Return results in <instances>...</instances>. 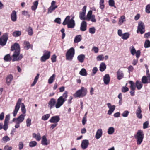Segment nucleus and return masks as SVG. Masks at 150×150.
Instances as JSON below:
<instances>
[{
	"mask_svg": "<svg viewBox=\"0 0 150 150\" xmlns=\"http://www.w3.org/2000/svg\"><path fill=\"white\" fill-rule=\"evenodd\" d=\"M144 29L145 26L144 23L142 22H139L137 31V33L140 32L141 34L144 33L145 32Z\"/></svg>",
	"mask_w": 150,
	"mask_h": 150,
	"instance_id": "9d476101",
	"label": "nucleus"
},
{
	"mask_svg": "<svg viewBox=\"0 0 150 150\" xmlns=\"http://www.w3.org/2000/svg\"><path fill=\"white\" fill-rule=\"evenodd\" d=\"M12 147L8 145L5 146L4 148V150H11Z\"/></svg>",
	"mask_w": 150,
	"mask_h": 150,
	"instance_id": "774afa93",
	"label": "nucleus"
},
{
	"mask_svg": "<svg viewBox=\"0 0 150 150\" xmlns=\"http://www.w3.org/2000/svg\"><path fill=\"white\" fill-rule=\"evenodd\" d=\"M115 128L113 127H110L108 131V133L109 134H112L115 132Z\"/></svg>",
	"mask_w": 150,
	"mask_h": 150,
	"instance_id": "c9c22d12",
	"label": "nucleus"
},
{
	"mask_svg": "<svg viewBox=\"0 0 150 150\" xmlns=\"http://www.w3.org/2000/svg\"><path fill=\"white\" fill-rule=\"evenodd\" d=\"M50 116V114H46L42 117V119L44 121L46 120L49 118Z\"/></svg>",
	"mask_w": 150,
	"mask_h": 150,
	"instance_id": "49530a36",
	"label": "nucleus"
},
{
	"mask_svg": "<svg viewBox=\"0 0 150 150\" xmlns=\"http://www.w3.org/2000/svg\"><path fill=\"white\" fill-rule=\"evenodd\" d=\"M88 141H82L81 147L83 149H85L88 147Z\"/></svg>",
	"mask_w": 150,
	"mask_h": 150,
	"instance_id": "a878e982",
	"label": "nucleus"
},
{
	"mask_svg": "<svg viewBox=\"0 0 150 150\" xmlns=\"http://www.w3.org/2000/svg\"><path fill=\"white\" fill-rule=\"evenodd\" d=\"M129 91V88L126 86H123L122 88V91L123 92L125 93Z\"/></svg>",
	"mask_w": 150,
	"mask_h": 150,
	"instance_id": "69168bd1",
	"label": "nucleus"
},
{
	"mask_svg": "<svg viewBox=\"0 0 150 150\" xmlns=\"http://www.w3.org/2000/svg\"><path fill=\"white\" fill-rule=\"evenodd\" d=\"M73 18L74 17L70 19L69 16H67L62 23L63 25H65L67 24V27L68 28H74L75 25V23Z\"/></svg>",
	"mask_w": 150,
	"mask_h": 150,
	"instance_id": "20e7f679",
	"label": "nucleus"
},
{
	"mask_svg": "<svg viewBox=\"0 0 150 150\" xmlns=\"http://www.w3.org/2000/svg\"><path fill=\"white\" fill-rule=\"evenodd\" d=\"M103 81L104 83L106 85L109 83L110 81V77L109 74H106L104 76Z\"/></svg>",
	"mask_w": 150,
	"mask_h": 150,
	"instance_id": "412c9836",
	"label": "nucleus"
},
{
	"mask_svg": "<svg viewBox=\"0 0 150 150\" xmlns=\"http://www.w3.org/2000/svg\"><path fill=\"white\" fill-rule=\"evenodd\" d=\"M87 93V89L84 87H81V88L77 90L74 94V96L75 98H82L85 96Z\"/></svg>",
	"mask_w": 150,
	"mask_h": 150,
	"instance_id": "39448f33",
	"label": "nucleus"
},
{
	"mask_svg": "<svg viewBox=\"0 0 150 150\" xmlns=\"http://www.w3.org/2000/svg\"><path fill=\"white\" fill-rule=\"evenodd\" d=\"M129 112L127 110L124 111L122 114V116L124 117H126L128 116L129 115Z\"/></svg>",
	"mask_w": 150,
	"mask_h": 150,
	"instance_id": "4d7b16f0",
	"label": "nucleus"
},
{
	"mask_svg": "<svg viewBox=\"0 0 150 150\" xmlns=\"http://www.w3.org/2000/svg\"><path fill=\"white\" fill-rule=\"evenodd\" d=\"M4 59L6 61H10L11 60V58L10 54H8L6 55L4 58Z\"/></svg>",
	"mask_w": 150,
	"mask_h": 150,
	"instance_id": "603ef678",
	"label": "nucleus"
},
{
	"mask_svg": "<svg viewBox=\"0 0 150 150\" xmlns=\"http://www.w3.org/2000/svg\"><path fill=\"white\" fill-rule=\"evenodd\" d=\"M21 34L20 31H15L12 33V35L14 37H18L20 36Z\"/></svg>",
	"mask_w": 150,
	"mask_h": 150,
	"instance_id": "7c9ffc66",
	"label": "nucleus"
},
{
	"mask_svg": "<svg viewBox=\"0 0 150 150\" xmlns=\"http://www.w3.org/2000/svg\"><path fill=\"white\" fill-rule=\"evenodd\" d=\"M27 31L28 32V34L30 36L32 35L33 33V29L31 27H28L27 29Z\"/></svg>",
	"mask_w": 150,
	"mask_h": 150,
	"instance_id": "a19ab883",
	"label": "nucleus"
},
{
	"mask_svg": "<svg viewBox=\"0 0 150 150\" xmlns=\"http://www.w3.org/2000/svg\"><path fill=\"white\" fill-rule=\"evenodd\" d=\"M135 137L137 139V141H142L144 138V134L142 131L138 130Z\"/></svg>",
	"mask_w": 150,
	"mask_h": 150,
	"instance_id": "f8f14e48",
	"label": "nucleus"
},
{
	"mask_svg": "<svg viewBox=\"0 0 150 150\" xmlns=\"http://www.w3.org/2000/svg\"><path fill=\"white\" fill-rule=\"evenodd\" d=\"M130 50L132 55H134L136 51L133 46H132L130 47Z\"/></svg>",
	"mask_w": 150,
	"mask_h": 150,
	"instance_id": "c03bdc74",
	"label": "nucleus"
},
{
	"mask_svg": "<svg viewBox=\"0 0 150 150\" xmlns=\"http://www.w3.org/2000/svg\"><path fill=\"white\" fill-rule=\"evenodd\" d=\"M10 115H7L5 118L4 124V130L6 131L8 127V121L10 119Z\"/></svg>",
	"mask_w": 150,
	"mask_h": 150,
	"instance_id": "dca6fc26",
	"label": "nucleus"
},
{
	"mask_svg": "<svg viewBox=\"0 0 150 150\" xmlns=\"http://www.w3.org/2000/svg\"><path fill=\"white\" fill-rule=\"evenodd\" d=\"M24 45H25L24 48L26 50H28L30 48V44L28 41H25L24 42Z\"/></svg>",
	"mask_w": 150,
	"mask_h": 150,
	"instance_id": "79ce46f5",
	"label": "nucleus"
},
{
	"mask_svg": "<svg viewBox=\"0 0 150 150\" xmlns=\"http://www.w3.org/2000/svg\"><path fill=\"white\" fill-rule=\"evenodd\" d=\"M11 50L14 52L12 57L13 61H18L21 60L23 57L22 54H20V47L19 45L17 43H15L11 47Z\"/></svg>",
	"mask_w": 150,
	"mask_h": 150,
	"instance_id": "f257e3e1",
	"label": "nucleus"
},
{
	"mask_svg": "<svg viewBox=\"0 0 150 150\" xmlns=\"http://www.w3.org/2000/svg\"><path fill=\"white\" fill-rule=\"evenodd\" d=\"M48 59V58L43 55L40 58V61L42 62H45Z\"/></svg>",
	"mask_w": 150,
	"mask_h": 150,
	"instance_id": "e2e57ef3",
	"label": "nucleus"
},
{
	"mask_svg": "<svg viewBox=\"0 0 150 150\" xmlns=\"http://www.w3.org/2000/svg\"><path fill=\"white\" fill-rule=\"evenodd\" d=\"M148 80H149V81L148 78L147 76L146 77L145 76H144L142 79V83L144 84L147 83H148V82L147 81Z\"/></svg>",
	"mask_w": 150,
	"mask_h": 150,
	"instance_id": "4c0bfd02",
	"label": "nucleus"
},
{
	"mask_svg": "<svg viewBox=\"0 0 150 150\" xmlns=\"http://www.w3.org/2000/svg\"><path fill=\"white\" fill-rule=\"evenodd\" d=\"M8 39V35L7 33L4 34L0 38V45L2 46L5 45Z\"/></svg>",
	"mask_w": 150,
	"mask_h": 150,
	"instance_id": "6e6552de",
	"label": "nucleus"
},
{
	"mask_svg": "<svg viewBox=\"0 0 150 150\" xmlns=\"http://www.w3.org/2000/svg\"><path fill=\"white\" fill-rule=\"evenodd\" d=\"M129 83L130 84V88L131 90H135L136 88V87L134 83L132 81H129Z\"/></svg>",
	"mask_w": 150,
	"mask_h": 150,
	"instance_id": "58836bf2",
	"label": "nucleus"
},
{
	"mask_svg": "<svg viewBox=\"0 0 150 150\" xmlns=\"http://www.w3.org/2000/svg\"><path fill=\"white\" fill-rule=\"evenodd\" d=\"M149 124V122L148 121H146L144 122L143 124V128L145 129L148 127Z\"/></svg>",
	"mask_w": 150,
	"mask_h": 150,
	"instance_id": "bf43d9fd",
	"label": "nucleus"
},
{
	"mask_svg": "<svg viewBox=\"0 0 150 150\" xmlns=\"http://www.w3.org/2000/svg\"><path fill=\"white\" fill-rule=\"evenodd\" d=\"M125 21V17L124 16H121L120 18H119L118 24L120 25H122L123 22Z\"/></svg>",
	"mask_w": 150,
	"mask_h": 150,
	"instance_id": "c85d7f7f",
	"label": "nucleus"
},
{
	"mask_svg": "<svg viewBox=\"0 0 150 150\" xmlns=\"http://www.w3.org/2000/svg\"><path fill=\"white\" fill-rule=\"evenodd\" d=\"M142 111L140 106L138 107L136 111V114L138 118L141 119L142 117Z\"/></svg>",
	"mask_w": 150,
	"mask_h": 150,
	"instance_id": "f3484780",
	"label": "nucleus"
},
{
	"mask_svg": "<svg viewBox=\"0 0 150 150\" xmlns=\"http://www.w3.org/2000/svg\"><path fill=\"white\" fill-rule=\"evenodd\" d=\"M89 32L91 34H94L96 31V29L94 27H93L89 28Z\"/></svg>",
	"mask_w": 150,
	"mask_h": 150,
	"instance_id": "864d4df0",
	"label": "nucleus"
},
{
	"mask_svg": "<svg viewBox=\"0 0 150 150\" xmlns=\"http://www.w3.org/2000/svg\"><path fill=\"white\" fill-rule=\"evenodd\" d=\"M33 137L35 138L38 141L40 140L41 139L40 135L39 133L36 134L34 133L33 134Z\"/></svg>",
	"mask_w": 150,
	"mask_h": 150,
	"instance_id": "37998d69",
	"label": "nucleus"
},
{
	"mask_svg": "<svg viewBox=\"0 0 150 150\" xmlns=\"http://www.w3.org/2000/svg\"><path fill=\"white\" fill-rule=\"evenodd\" d=\"M141 52L140 50L137 51L135 54H136V57L137 59H138L140 55Z\"/></svg>",
	"mask_w": 150,
	"mask_h": 150,
	"instance_id": "0e129e2a",
	"label": "nucleus"
},
{
	"mask_svg": "<svg viewBox=\"0 0 150 150\" xmlns=\"http://www.w3.org/2000/svg\"><path fill=\"white\" fill-rule=\"evenodd\" d=\"M60 118L58 115L54 116L52 117L50 119L49 122L51 123H55L57 124L59 121Z\"/></svg>",
	"mask_w": 150,
	"mask_h": 150,
	"instance_id": "ddd939ff",
	"label": "nucleus"
},
{
	"mask_svg": "<svg viewBox=\"0 0 150 150\" xmlns=\"http://www.w3.org/2000/svg\"><path fill=\"white\" fill-rule=\"evenodd\" d=\"M98 71V69L96 67H94L92 69V75H94Z\"/></svg>",
	"mask_w": 150,
	"mask_h": 150,
	"instance_id": "13d9d810",
	"label": "nucleus"
},
{
	"mask_svg": "<svg viewBox=\"0 0 150 150\" xmlns=\"http://www.w3.org/2000/svg\"><path fill=\"white\" fill-rule=\"evenodd\" d=\"M103 133L102 130L101 129H99L97 131L95 136L96 139L100 138L102 136Z\"/></svg>",
	"mask_w": 150,
	"mask_h": 150,
	"instance_id": "4be33fe9",
	"label": "nucleus"
},
{
	"mask_svg": "<svg viewBox=\"0 0 150 150\" xmlns=\"http://www.w3.org/2000/svg\"><path fill=\"white\" fill-rule=\"evenodd\" d=\"M129 35L128 33H125L123 34L122 38L124 40H126L129 38Z\"/></svg>",
	"mask_w": 150,
	"mask_h": 150,
	"instance_id": "ea45409f",
	"label": "nucleus"
},
{
	"mask_svg": "<svg viewBox=\"0 0 150 150\" xmlns=\"http://www.w3.org/2000/svg\"><path fill=\"white\" fill-rule=\"evenodd\" d=\"M13 79V76L11 75H8L6 79V82L7 84L8 85H10Z\"/></svg>",
	"mask_w": 150,
	"mask_h": 150,
	"instance_id": "bb28decb",
	"label": "nucleus"
},
{
	"mask_svg": "<svg viewBox=\"0 0 150 150\" xmlns=\"http://www.w3.org/2000/svg\"><path fill=\"white\" fill-rule=\"evenodd\" d=\"M38 3V1H36L33 3V5L31 7V9L32 10H35L37 9Z\"/></svg>",
	"mask_w": 150,
	"mask_h": 150,
	"instance_id": "2f4dec72",
	"label": "nucleus"
},
{
	"mask_svg": "<svg viewBox=\"0 0 150 150\" xmlns=\"http://www.w3.org/2000/svg\"><path fill=\"white\" fill-rule=\"evenodd\" d=\"M43 56L47 57L48 59L50 58V51L47 50H44L43 52Z\"/></svg>",
	"mask_w": 150,
	"mask_h": 150,
	"instance_id": "f704fd0d",
	"label": "nucleus"
},
{
	"mask_svg": "<svg viewBox=\"0 0 150 150\" xmlns=\"http://www.w3.org/2000/svg\"><path fill=\"white\" fill-rule=\"evenodd\" d=\"M104 59V57L103 54H100L98 56L96 57L98 61H103Z\"/></svg>",
	"mask_w": 150,
	"mask_h": 150,
	"instance_id": "de8ad7c7",
	"label": "nucleus"
},
{
	"mask_svg": "<svg viewBox=\"0 0 150 150\" xmlns=\"http://www.w3.org/2000/svg\"><path fill=\"white\" fill-rule=\"evenodd\" d=\"M87 23L85 21H83L81 24L80 30L82 31H85L86 30Z\"/></svg>",
	"mask_w": 150,
	"mask_h": 150,
	"instance_id": "6ab92c4d",
	"label": "nucleus"
},
{
	"mask_svg": "<svg viewBox=\"0 0 150 150\" xmlns=\"http://www.w3.org/2000/svg\"><path fill=\"white\" fill-rule=\"evenodd\" d=\"M25 115L21 114L18 118H14L12 121L15 122L16 125L15 127L16 128H18L20 127V124L24 120Z\"/></svg>",
	"mask_w": 150,
	"mask_h": 150,
	"instance_id": "423d86ee",
	"label": "nucleus"
},
{
	"mask_svg": "<svg viewBox=\"0 0 150 150\" xmlns=\"http://www.w3.org/2000/svg\"><path fill=\"white\" fill-rule=\"evenodd\" d=\"M85 58V55L83 54H80L77 57L78 60L81 63H83Z\"/></svg>",
	"mask_w": 150,
	"mask_h": 150,
	"instance_id": "393cba45",
	"label": "nucleus"
},
{
	"mask_svg": "<svg viewBox=\"0 0 150 150\" xmlns=\"http://www.w3.org/2000/svg\"><path fill=\"white\" fill-rule=\"evenodd\" d=\"M26 126L28 127H30L31 124V120L30 118H28L26 120Z\"/></svg>",
	"mask_w": 150,
	"mask_h": 150,
	"instance_id": "8fccbe9b",
	"label": "nucleus"
},
{
	"mask_svg": "<svg viewBox=\"0 0 150 150\" xmlns=\"http://www.w3.org/2000/svg\"><path fill=\"white\" fill-rule=\"evenodd\" d=\"M55 75L53 74L49 79L48 80V83L49 84L52 83L55 79Z\"/></svg>",
	"mask_w": 150,
	"mask_h": 150,
	"instance_id": "473e14b6",
	"label": "nucleus"
},
{
	"mask_svg": "<svg viewBox=\"0 0 150 150\" xmlns=\"http://www.w3.org/2000/svg\"><path fill=\"white\" fill-rule=\"evenodd\" d=\"M128 72L130 73V72H132L133 71L134 68L132 66L130 65L128 67Z\"/></svg>",
	"mask_w": 150,
	"mask_h": 150,
	"instance_id": "052dcab7",
	"label": "nucleus"
},
{
	"mask_svg": "<svg viewBox=\"0 0 150 150\" xmlns=\"http://www.w3.org/2000/svg\"><path fill=\"white\" fill-rule=\"evenodd\" d=\"M108 107L109 108L108 114L111 115L114 111L115 108V106L114 105H112L111 103H108L107 104Z\"/></svg>",
	"mask_w": 150,
	"mask_h": 150,
	"instance_id": "4468645a",
	"label": "nucleus"
},
{
	"mask_svg": "<svg viewBox=\"0 0 150 150\" xmlns=\"http://www.w3.org/2000/svg\"><path fill=\"white\" fill-rule=\"evenodd\" d=\"M85 15L86 13L80 12L79 16L80 19L83 21L87 20V16L86 17Z\"/></svg>",
	"mask_w": 150,
	"mask_h": 150,
	"instance_id": "b1692460",
	"label": "nucleus"
},
{
	"mask_svg": "<svg viewBox=\"0 0 150 150\" xmlns=\"http://www.w3.org/2000/svg\"><path fill=\"white\" fill-rule=\"evenodd\" d=\"M106 66L104 62L101 63L100 65L99 69L101 72L104 71L106 69Z\"/></svg>",
	"mask_w": 150,
	"mask_h": 150,
	"instance_id": "5701e85b",
	"label": "nucleus"
},
{
	"mask_svg": "<svg viewBox=\"0 0 150 150\" xmlns=\"http://www.w3.org/2000/svg\"><path fill=\"white\" fill-rule=\"evenodd\" d=\"M11 20L13 22H15L16 21L17 19V14L16 11L15 10L12 11L11 15Z\"/></svg>",
	"mask_w": 150,
	"mask_h": 150,
	"instance_id": "aec40b11",
	"label": "nucleus"
},
{
	"mask_svg": "<svg viewBox=\"0 0 150 150\" xmlns=\"http://www.w3.org/2000/svg\"><path fill=\"white\" fill-rule=\"evenodd\" d=\"M68 93L65 91L63 95L60 96L57 100L55 105V108L57 109L60 108L67 100L68 97Z\"/></svg>",
	"mask_w": 150,
	"mask_h": 150,
	"instance_id": "7ed1b4c3",
	"label": "nucleus"
},
{
	"mask_svg": "<svg viewBox=\"0 0 150 150\" xmlns=\"http://www.w3.org/2000/svg\"><path fill=\"white\" fill-rule=\"evenodd\" d=\"M81 40V35H78L76 36L74 40V42L77 43L80 42Z\"/></svg>",
	"mask_w": 150,
	"mask_h": 150,
	"instance_id": "c756f323",
	"label": "nucleus"
},
{
	"mask_svg": "<svg viewBox=\"0 0 150 150\" xmlns=\"http://www.w3.org/2000/svg\"><path fill=\"white\" fill-rule=\"evenodd\" d=\"M57 56L55 54H54L51 57V59L52 62H54L56 61Z\"/></svg>",
	"mask_w": 150,
	"mask_h": 150,
	"instance_id": "680f3d73",
	"label": "nucleus"
},
{
	"mask_svg": "<svg viewBox=\"0 0 150 150\" xmlns=\"http://www.w3.org/2000/svg\"><path fill=\"white\" fill-rule=\"evenodd\" d=\"M75 54V50L71 47L68 50L66 54V59L67 60L71 61L72 60Z\"/></svg>",
	"mask_w": 150,
	"mask_h": 150,
	"instance_id": "0eeeda50",
	"label": "nucleus"
},
{
	"mask_svg": "<svg viewBox=\"0 0 150 150\" xmlns=\"http://www.w3.org/2000/svg\"><path fill=\"white\" fill-rule=\"evenodd\" d=\"M144 47L146 48L150 47V41L148 40L145 41L144 44Z\"/></svg>",
	"mask_w": 150,
	"mask_h": 150,
	"instance_id": "a18cd8bd",
	"label": "nucleus"
},
{
	"mask_svg": "<svg viewBox=\"0 0 150 150\" xmlns=\"http://www.w3.org/2000/svg\"><path fill=\"white\" fill-rule=\"evenodd\" d=\"M109 5L111 7H114L116 8V7L115 6V1L114 0H109Z\"/></svg>",
	"mask_w": 150,
	"mask_h": 150,
	"instance_id": "09e8293b",
	"label": "nucleus"
},
{
	"mask_svg": "<svg viewBox=\"0 0 150 150\" xmlns=\"http://www.w3.org/2000/svg\"><path fill=\"white\" fill-rule=\"evenodd\" d=\"M36 141H31L29 144V146L30 147H33L36 146L37 145Z\"/></svg>",
	"mask_w": 150,
	"mask_h": 150,
	"instance_id": "3c124183",
	"label": "nucleus"
},
{
	"mask_svg": "<svg viewBox=\"0 0 150 150\" xmlns=\"http://www.w3.org/2000/svg\"><path fill=\"white\" fill-rule=\"evenodd\" d=\"M22 14L28 17H29L30 16L28 12L26 11H23L22 12Z\"/></svg>",
	"mask_w": 150,
	"mask_h": 150,
	"instance_id": "5fc2aeb1",
	"label": "nucleus"
},
{
	"mask_svg": "<svg viewBox=\"0 0 150 150\" xmlns=\"http://www.w3.org/2000/svg\"><path fill=\"white\" fill-rule=\"evenodd\" d=\"M87 21H91L93 22H96L95 15L92 14V11L91 10L89 11L87 15Z\"/></svg>",
	"mask_w": 150,
	"mask_h": 150,
	"instance_id": "1a4fd4ad",
	"label": "nucleus"
},
{
	"mask_svg": "<svg viewBox=\"0 0 150 150\" xmlns=\"http://www.w3.org/2000/svg\"><path fill=\"white\" fill-rule=\"evenodd\" d=\"M146 12L147 13H150V4H149L146 6Z\"/></svg>",
	"mask_w": 150,
	"mask_h": 150,
	"instance_id": "6e6d98bb",
	"label": "nucleus"
},
{
	"mask_svg": "<svg viewBox=\"0 0 150 150\" xmlns=\"http://www.w3.org/2000/svg\"><path fill=\"white\" fill-rule=\"evenodd\" d=\"M40 74H37V76H35L34 79V81L33 83L31 84V86H34L36 83L38 79L39 78Z\"/></svg>",
	"mask_w": 150,
	"mask_h": 150,
	"instance_id": "72a5a7b5",
	"label": "nucleus"
},
{
	"mask_svg": "<svg viewBox=\"0 0 150 150\" xmlns=\"http://www.w3.org/2000/svg\"><path fill=\"white\" fill-rule=\"evenodd\" d=\"M79 74L82 76H86L87 73L86 70L84 68H82L79 72Z\"/></svg>",
	"mask_w": 150,
	"mask_h": 150,
	"instance_id": "e433bc0d",
	"label": "nucleus"
},
{
	"mask_svg": "<svg viewBox=\"0 0 150 150\" xmlns=\"http://www.w3.org/2000/svg\"><path fill=\"white\" fill-rule=\"evenodd\" d=\"M61 31L62 33V39H63L64 38L65 36V34L64 33V32H65L64 29V28H62L61 30Z\"/></svg>",
	"mask_w": 150,
	"mask_h": 150,
	"instance_id": "338daca9",
	"label": "nucleus"
},
{
	"mask_svg": "<svg viewBox=\"0 0 150 150\" xmlns=\"http://www.w3.org/2000/svg\"><path fill=\"white\" fill-rule=\"evenodd\" d=\"M22 99L19 98L15 106L14 110L13 111V114L14 117H15L17 113L20 108V105L21 104V110L22 113L25 114L26 112V110L25 106L23 103H21Z\"/></svg>",
	"mask_w": 150,
	"mask_h": 150,
	"instance_id": "f03ea898",
	"label": "nucleus"
},
{
	"mask_svg": "<svg viewBox=\"0 0 150 150\" xmlns=\"http://www.w3.org/2000/svg\"><path fill=\"white\" fill-rule=\"evenodd\" d=\"M116 75L117 79L119 80H121L124 77V74L123 71L119 69L117 72Z\"/></svg>",
	"mask_w": 150,
	"mask_h": 150,
	"instance_id": "a211bd4d",
	"label": "nucleus"
},
{
	"mask_svg": "<svg viewBox=\"0 0 150 150\" xmlns=\"http://www.w3.org/2000/svg\"><path fill=\"white\" fill-rule=\"evenodd\" d=\"M56 2L54 1H52L51 3V5L48 8V13H50L52 11L57 8L58 6L55 5Z\"/></svg>",
	"mask_w": 150,
	"mask_h": 150,
	"instance_id": "9b49d317",
	"label": "nucleus"
},
{
	"mask_svg": "<svg viewBox=\"0 0 150 150\" xmlns=\"http://www.w3.org/2000/svg\"><path fill=\"white\" fill-rule=\"evenodd\" d=\"M136 85L138 90L141 89L143 85L141 82L137 81L136 82Z\"/></svg>",
	"mask_w": 150,
	"mask_h": 150,
	"instance_id": "cd10ccee",
	"label": "nucleus"
},
{
	"mask_svg": "<svg viewBox=\"0 0 150 150\" xmlns=\"http://www.w3.org/2000/svg\"><path fill=\"white\" fill-rule=\"evenodd\" d=\"M56 103V100L54 98H52L48 103V107L51 109L54 107H55Z\"/></svg>",
	"mask_w": 150,
	"mask_h": 150,
	"instance_id": "2eb2a0df",
	"label": "nucleus"
}]
</instances>
